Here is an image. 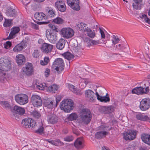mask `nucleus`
Instances as JSON below:
<instances>
[{
  "instance_id": "1",
  "label": "nucleus",
  "mask_w": 150,
  "mask_h": 150,
  "mask_svg": "<svg viewBox=\"0 0 150 150\" xmlns=\"http://www.w3.org/2000/svg\"><path fill=\"white\" fill-rule=\"evenodd\" d=\"M11 68V63L10 61L6 58L0 59V81L4 83L6 80L5 71H8Z\"/></svg>"
},
{
  "instance_id": "2",
  "label": "nucleus",
  "mask_w": 150,
  "mask_h": 150,
  "mask_svg": "<svg viewBox=\"0 0 150 150\" xmlns=\"http://www.w3.org/2000/svg\"><path fill=\"white\" fill-rule=\"evenodd\" d=\"M92 115L90 111L88 109H83L77 120V122L80 126L87 125L91 120Z\"/></svg>"
},
{
  "instance_id": "3",
  "label": "nucleus",
  "mask_w": 150,
  "mask_h": 150,
  "mask_svg": "<svg viewBox=\"0 0 150 150\" xmlns=\"http://www.w3.org/2000/svg\"><path fill=\"white\" fill-rule=\"evenodd\" d=\"M74 105L73 101L71 99L64 100L60 103V107L61 109L67 112H69L72 110Z\"/></svg>"
},
{
  "instance_id": "4",
  "label": "nucleus",
  "mask_w": 150,
  "mask_h": 150,
  "mask_svg": "<svg viewBox=\"0 0 150 150\" xmlns=\"http://www.w3.org/2000/svg\"><path fill=\"white\" fill-rule=\"evenodd\" d=\"M52 67L58 74L60 73L64 70V67L63 59L61 58L56 59L53 63Z\"/></svg>"
},
{
  "instance_id": "5",
  "label": "nucleus",
  "mask_w": 150,
  "mask_h": 150,
  "mask_svg": "<svg viewBox=\"0 0 150 150\" xmlns=\"http://www.w3.org/2000/svg\"><path fill=\"white\" fill-rule=\"evenodd\" d=\"M15 99L16 102L20 105H24L28 103V97L25 94H19L16 95Z\"/></svg>"
},
{
  "instance_id": "6",
  "label": "nucleus",
  "mask_w": 150,
  "mask_h": 150,
  "mask_svg": "<svg viewBox=\"0 0 150 150\" xmlns=\"http://www.w3.org/2000/svg\"><path fill=\"white\" fill-rule=\"evenodd\" d=\"M22 126L25 128H34L36 126V122L29 118L23 119L21 122Z\"/></svg>"
},
{
  "instance_id": "7",
  "label": "nucleus",
  "mask_w": 150,
  "mask_h": 150,
  "mask_svg": "<svg viewBox=\"0 0 150 150\" xmlns=\"http://www.w3.org/2000/svg\"><path fill=\"white\" fill-rule=\"evenodd\" d=\"M22 71L24 74L27 76H30L33 73V67L31 63H26L22 69Z\"/></svg>"
},
{
  "instance_id": "8",
  "label": "nucleus",
  "mask_w": 150,
  "mask_h": 150,
  "mask_svg": "<svg viewBox=\"0 0 150 150\" xmlns=\"http://www.w3.org/2000/svg\"><path fill=\"white\" fill-rule=\"evenodd\" d=\"M61 33L63 37L66 39L72 37L74 34V30L69 27L63 28L61 30Z\"/></svg>"
},
{
  "instance_id": "9",
  "label": "nucleus",
  "mask_w": 150,
  "mask_h": 150,
  "mask_svg": "<svg viewBox=\"0 0 150 150\" xmlns=\"http://www.w3.org/2000/svg\"><path fill=\"white\" fill-rule=\"evenodd\" d=\"M109 127L106 126L105 125H102L99 127V129L101 131L97 132L95 135L96 138L98 139L102 138L108 134V132L105 130H110V129H108Z\"/></svg>"
},
{
  "instance_id": "10",
  "label": "nucleus",
  "mask_w": 150,
  "mask_h": 150,
  "mask_svg": "<svg viewBox=\"0 0 150 150\" xmlns=\"http://www.w3.org/2000/svg\"><path fill=\"white\" fill-rule=\"evenodd\" d=\"M144 86L146 87L145 88L144 87V88L139 87L134 88L132 90V93H133L137 95H143L145 94H147L149 92L150 89L148 86L146 87L145 84H144Z\"/></svg>"
},
{
  "instance_id": "11",
  "label": "nucleus",
  "mask_w": 150,
  "mask_h": 150,
  "mask_svg": "<svg viewBox=\"0 0 150 150\" xmlns=\"http://www.w3.org/2000/svg\"><path fill=\"white\" fill-rule=\"evenodd\" d=\"M85 96L88 101L90 102L94 101L96 99L94 92L91 89H88L85 91Z\"/></svg>"
},
{
  "instance_id": "12",
  "label": "nucleus",
  "mask_w": 150,
  "mask_h": 150,
  "mask_svg": "<svg viewBox=\"0 0 150 150\" xmlns=\"http://www.w3.org/2000/svg\"><path fill=\"white\" fill-rule=\"evenodd\" d=\"M31 102L34 107L40 106L42 104L41 97L36 95H33L32 96L31 98Z\"/></svg>"
},
{
  "instance_id": "13",
  "label": "nucleus",
  "mask_w": 150,
  "mask_h": 150,
  "mask_svg": "<svg viewBox=\"0 0 150 150\" xmlns=\"http://www.w3.org/2000/svg\"><path fill=\"white\" fill-rule=\"evenodd\" d=\"M139 107L141 110L143 111L148 109L150 107V99L149 98L143 99L140 102Z\"/></svg>"
},
{
  "instance_id": "14",
  "label": "nucleus",
  "mask_w": 150,
  "mask_h": 150,
  "mask_svg": "<svg viewBox=\"0 0 150 150\" xmlns=\"http://www.w3.org/2000/svg\"><path fill=\"white\" fill-rule=\"evenodd\" d=\"M68 5L74 10L79 11L80 8L79 6V0H67Z\"/></svg>"
},
{
  "instance_id": "15",
  "label": "nucleus",
  "mask_w": 150,
  "mask_h": 150,
  "mask_svg": "<svg viewBox=\"0 0 150 150\" xmlns=\"http://www.w3.org/2000/svg\"><path fill=\"white\" fill-rule=\"evenodd\" d=\"M55 5L58 10L61 12H64L66 10V6L63 0H57L55 3Z\"/></svg>"
},
{
  "instance_id": "16",
  "label": "nucleus",
  "mask_w": 150,
  "mask_h": 150,
  "mask_svg": "<svg viewBox=\"0 0 150 150\" xmlns=\"http://www.w3.org/2000/svg\"><path fill=\"white\" fill-rule=\"evenodd\" d=\"M47 117V120L49 124H54L57 122L58 117L52 111L48 113Z\"/></svg>"
},
{
  "instance_id": "17",
  "label": "nucleus",
  "mask_w": 150,
  "mask_h": 150,
  "mask_svg": "<svg viewBox=\"0 0 150 150\" xmlns=\"http://www.w3.org/2000/svg\"><path fill=\"white\" fill-rule=\"evenodd\" d=\"M136 133L135 131H131L124 133L123 134L124 138L126 140H133L136 137Z\"/></svg>"
},
{
  "instance_id": "18",
  "label": "nucleus",
  "mask_w": 150,
  "mask_h": 150,
  "mask_svg": "<svg viewBox=\"0 0 150 150\" xmlns=\"http://www.w3.org/2000/svg\"><path fill=\"white\" fill-rule=\"evenodd\" d=\"M53 45L47 43H44L40 47L41 49L44 53H48L51 52L52 50Z\"/></svg>"
},
{
  "instance_id": "19",
  "label": "nucleus",
  "mask_w": 150,
  "mask_h": 150,
  "mask_svg": "<svg viewBox=\"0 0 150 150\" xmlns=\"http://www.w3.org/2000/svg\"><path fill=\"white\" fill-rule=\"evenodd\" d=\"M26 41L23 40L21 43L17 45L13 49V51L15 52H18L21 51L23 48L26 45Z\"/></svg>"
},
{
  "instance_id": "20",
  "label": "nucleus",
  "mask_w": 150,
  "mask_h": 150,
  "mask_svg": "<svg viewBox=\"0 0 150 150\" xmlns=\"http://www.w3.org/2000/svg\"><path fill=\"white\" fill-rule=\"evenodd\" d=\"M111 40L112 41V43H110V40L106 42V46L108 47H111L113 45H115L117 44L120 41V39L118 38L117 36L113 35L112 36V39Z\"/></svg>"
},
{
  "instance_id": "21",
  "label": "nucleus",
  "mask_w": 150,
  "mask_h": 150,
  "mask_svg": "<svg viewBox=\"0 0 150 150\" xmlns=\"http://www.w3.org/2000/svg\"><path fill=\"white\" fill-rule=\"evenodd\" d=\"M6 14L8 17H15L17 15V12L15 10L11 7L6 8Z\"/></svg>"
},
{
  "instance_id": "22",
  "label": "nucleus",
  "mask_w": 150,
  "mask_h": 150,
  "mask_svg": "<svg viewBox=\"0 0 150 150\" xmlns=\"http://www.w3.org/2000/svg\"><path fill=\"white\" fill-rule=\"evenodd\" d=\"M46 35L47 39L52 43H54L57 40V36L54 33H50L48 31L46 32Z\"/></svg>"
},
{
  "instance_id": "23",
  "label": "nucleus",
  "mask_w": 150,
  "mask_h": 150,
  "mask_svg": "<svg viewBox=\"0 0 150 150\" xmlns=\"http://www.w3.org/2000/svg\"><path fill=\"white\" fill-rule=\"evenodd\" d=\"M20 28L18 27H14L11 29V32L9 34L8 39H12L15 37V35L20 31Z\"/></svg>"
},
{
  "instance_id": "24",
  "label": "nucleus",
  "mask_w": 150,
  "mask_h": 150,
  "mask_svg": "<svg viewBox=\"0 0 150 150\" xmlns=\"http://www.w3.org/2000/svg\"><path fill=\"white\" fill-rule=\"evenodd\" d=\"M74 146L77 149L82 148L83 147V139L81 138L77 139L74 142Z\"/></svg>"
},
{
  "instance_id": "25",
  "label": "nucleus",
  "mask_w": 150,
  "mask_h": 150,
  "mask_svg": "<svg viewBox=\"0 0 150 150\" xmlns=\"http://www.w3.org/2000/svg\"><path fill=\"white\" fill-rule=\"evenodd\" d=\"M142 141L145 143L150 145V135L149 134H143L141 137Z\"/></svg>"
},
{
  "instance_id": "26",
  "label": "nucleus",
  "mask_w": 150,
  "mask_h": 150,
  "mask_svg": "<svg viewBox=\"0 0 150 150\" xmlns=\"http://www.w3.org/2000/svg\"><path fill=\"white\" fill-rule=\"evenodd\" d=\"M95 94L97 96V99L101 102H106L110 101V98L109 96H107L108 93H106V95L105 96H100L98 92L96 91Z\"/></svg>"
},
{
  "instance_id": "27",
  "label": "nucleus",
  "mask_w": 150,
  "mask_h": 150,
  "mask_svg": "<svg viewBox=\"0 0 150 150\" xmlns=\"http://www.w3.org/2000/svg\"><path fill=\"white\" fill-rule=\"evenodd\" d=\"M16 62L19 65L24 64L25 62V56L22 54H18L16 57Z\"/></svg>"
},
{
  "instance_id": "28",
  "label": "nucleus",
  "mask_w": 150,
  "mask_h": 150,
  "mask_svg": "<svg viewBox=\"0 0 150 150\" xmlns=\"http://www.w3.org/2000/svg\"><path fill=\"white\" fill-rule=\"evenodd\" d=\"M135 116L136 118L139 120L147 121L149 120V118L146 115L143 113H137Z\"/></svg>"
},
{
  "instance_id": "29",
  "label": "nucleus",
  "mask_w": 150,
  "mask_h": 150,
  "mask_svg": "<svg viewBox=\"0 0 150 150\" xmlns=\"http://www.w3.org/2000/svg\"><path fill=\"white\" fill-rule=\"evenodd\" d=\"M88 28L86 24L83 22L78 23L76 25L77 29L79 30H83L84 32H86Z\"/></svg>"
},
{
  "instance_id": "30",
  "label": "nucleus",
  "mask_w": 150,
  "mask_h": 150,
  "mask_svg": "<svg viewBox=\"0 0 150 150\" xmlns=\"http://www.w3.org/2000/svg\"><path fill=\"white\" fill-rule=\"evenodd\" d=\"M65 43V42L64 39H60L57 43L56 47L57 49L62 50L64 47Z\"/></svg>"
},
{
  "instance_id": "31",
  "label": "nucleus",
  "mask_w": 150,
  "mask_h": 150,
  "mask_svg": "<svg viewBox=\"0 0 150 150\" xmlns=\"http://www.w3.org/2000/svg\"><path fill=\"white\" fill-rule=\"evenodd\" d=\"M128 46L126 43L122 42L116 45L115 48L116 50L118 51L124 52L123 50Z\"/></svg>"
},
{
  "instance_id": "32",
  "label": "nucleus",
  "mask_w": 150,
  "mask_h": 150,
  "mask_svg": "<svg viewBox=\"0 0 150 150\" xmlns=\"http://www.w3.org/2000/svg\"><path fill=\"white\" fill-rule=\"evenodd\" d=\"M34 17L38 21H42L45 19V14L42 12H36L35 14Z\"/></svg>"
},
{
  "instance_id": "33",
  "label": "nucleus",
  "mask_w": 150,
  "mask_h": 150,
  "mask_svg": "<svg viewBox=\"0 0 150 150\" xmlns=\"http://www.w3.org/2000/svg\"><path fill=\"white\" fill-rule=\"evenodd\" d=\"M13 110L16 112L20 115H23L25 112L24 108L18 106L17 105H15L13 108Z\"/></svg>"
},
{
  "instance_id": "34",
  "label": "nucleus",
  "mask_w": 150,
  "mask_h": 150,
  "mask_svg": "<svg viewBox=\"0 0 150 150\" xmlns=\"http://www.w3.org/2000/svg\"><path fill=\"white\" fill-rule=\"evenodd\" d=\"M46 141L48 142L49 143L51 144H53L55 146H62L64 144L62 142L59 140H57L56 141H54L53 140H52L50 139H46Z\"/></svg>"
},
{
  "instance_id": "35",
  "label": "nucleus",
  "mask_w": 150,
  "mask_h": 150,
  "mask_svg": "<svg viewBox=\"0 0 150 150\" xmlns=\"http://www.w3.org/2000/svg\"><path fill=\"white\" fill-rule=\"evenodd\" d=\"M70 88L71 91L77 95L80 96L81 95L83 94L82 92L80 90L76 88L75 86L73 85L70 86Z\"/></svg>"
},
{
  "instance_id": "36",
  "label": "nucleus",
  "mask_w": 150,
  "mask_h": 150,
  "mask_svg": "<svg viewBox=\"0 0 150 150\" xmlns=\"http://www.w3.org/2000/svg\"><path fill=\"white\" fill-rule=\"evenodd\" d=\"M0 104L6 109H10L11 108V106L7 101H1L0 102Z\"/></svg>"
},
{
  "instance_id": "37",
  "label": "nucleus",
  "mask_w": 150,
  "mask_h": 150,
  "mask_svg": "<svg viewBox=\"0 0 150 150\" xmlns=\"http://www.w3.org/2000/svg\"><path fill=\"white\" fill-rule=\"evenodd\" d=\"M63 56L65 58L68 60H70L73 59L74 56L69 52H67L62 54Z\"/></svg>"
},
{
  "instance_id": "38",
  "label": "nucleus",
  "mask_w": 150,
  "mask_h": 150,
  "mask_svg": "<svg viewBox=\"0 0 150 150\" xmlns=\"http://www.w3.org/2000/svg\"><path fill=\"white\" fill-rule=\"evenodd\" d=\"M53 102L51 100H46L44 103L45 106L48 108L52 109L53 105Z\"/></svg>"
},
{
  "instance_id": "39",
  "label": "nucleus",
  "mask_w": 150,
  "mask_h": 150,
  "mask_svg": "<svg viewBox=\"0 0 150 150\" xmlns=\"http://www.w3.org/2000/svg\"><path fill=\"white\" fill-rule=\"evenodd\" d=\"M86 32L87 35L91 38H93L95 36V33L94 31H92L90 28H88Z\"/></svg>"
},
{
  "instance_id": "40",
  "label": "nucleus",
  "mask_w": 150,
  "mask_h": 150,
  "mask_svg": "<svg viewBox=\"0 0 150 150\" xmlns=\"http://www.w3.org/2000/svg\"><path fill=\"white\" fill-rule=\"evenodd\" d=\"M52 22L57 24H62L64 23V20L62 18L58 17L53 19Z\"/></svg>"
},
{
  "instance_id": "41",
  "label": "nucleus",
  "mask_w": 150,
  "mask_h": 150,
  "mask_svg": "<svg viewBox=\"0 0 150 150\" xmlns=\"http://www.w3.org/2000/svg\"><path fill=\"white\" fill-rule=\"evenodd\" d=\"M58 87L56 85H52L48 88V89L52 93H55L57 91Z\"/></svg>"
},
{
  "instance_id": "42",
  "label": "nucleus",
  "mask_w": 150,
  "mask_h": 150,
  "mask_svg": "<svg viewBox=\"0 0 150 150\" xmlns=\"http://www.w3.org/2000/svg\"><path fill=\"white\" fill-rule=\"evenodd\" d=\"M44 127L42 123H40L39 127L35 131V132L40 134L44 133Z\"/></svg>"
},
{
  "instance_id": "43",
  "label": "nucleus",
  "mask_w": 150,
  "mask_h": 150,
  "mask_svg": "<svg viewBox=\"0 0 150 150\" xmlns=\"http://www.w3.org/2000/svg\"><path fill=\"white\" fill-rule=\"evenodd\" d=\"M103 108L108 113H111L113 112L115 108L114 107L112 106H110L107 107L104 106L103 107Z\"/></svg>"
},
{
  "instance_id": "44",
  "label": "nucleus",
  "mask_w": 150,
  "mask_h": 150,
  "mask_svg": "<svg viewBox=\"0 0 150 150\" xmlns=\"http://www.w3.org/2000/svg\"><path fill=\"white\" fill-rule=\"evenodd\" d=\"M77 118L78 115L75 113H72L70 114L68 117L69 120L71 121L76 120Z\"/></svg>"
},
{
  "instance_id": "45",
  "label": "nucleus",
  "mask_w": 150,
  "mask_h": 150,
  "mask_svg": "<svg viewBox=\"0 0 150 150\" xmlns=\"http://www.w3.org/2000/svg\"><path fill=\"white\" fill-rule=\"evenodd\" d=\"M31 115L35 118H39L41 116L40 113L36 110L33 111L31 113Z\"/></svg>"
},
{
  "instance_id": "46",
  "label": "nucleus",
  "mask_w": 150,
  "mask_h": 150,
  "mask_svg": "<svg viewBox=\"0 0 150 150\" xmlns=\"http://www.w3.org/2000/svg\"><path fill=\"white\" fill-rule=\"evenodd\" d=\"M55 15V11L53 9L49 10L47 13L48 17L49 18L54 17Z\"/></svg>"
},
{
  "instance_id": "47",
  "label": "nucleus",
  "mask_w": 150,
  "mask_h": 150,
  "mask_svg": "<svg viewBox=\"0 0 150 150\" xmlns=\"http://www.w3.org/2000/svg\"><path fill=\"white\" fill-rule=\"evenodd\" d=\"M12 20L5 19V21L4 23V26L6 27H8L12 24Z\"/></svg>"
},
{
  "instance_id": "48",
  "label": "nucleus",
  "mask_w": 150,
  "mask_h": 150,
  "mask_svg": "<svg viewBox=\"0 0 150 150\" xmlns=\"http://www.w3.org/2000/svg\"><path fill=\"white\" fill-rule=\"evenodd\" d=\"M49 61V58L47 57H45L44 58L43 60H41L40 64L42 65H47Z\"/></svg>"
},
{
  "instance_id": "49",
  "label": "nucleus",
  "mask_w": 150,
  "mask_h": 150,
  "mask_svg": "<svg viewBox=\"0 0 150 150\" xmlns=\"http://www.w3.org/2000/svg\"><path fill=\"white\" fill-rule=\"evenodd\" d=\"M141 18L144 20L146 23L150 24V19L147 17L146 15H143Z\"/></svg>"
},
{
  "instance_id": "50",
  "label": "nucleus",
  "mask_w": 150,
  "mask_h": 150,
  "mask_svg": "<svg viewBox=\"0 0 150 150\" xmlns=\"http://www.w3.org/2000/svg\"><path fill=\"white\" fill-rule=\"evenodd\" d=\"M141 5L137 4V3L134 2L132 4V6L136 10H140L141 8Z\"/></svg>"
},
{
  "instance_id": "51",
  "label": "nucleus",
  "mask_w": 150,
  "mask_h": 150,
  "mask_svg": "<svg viewBox=\"0 0 150 150\" xmlns=\"http://www.w3.org/2000/svg\"><path fill=\"white\" fill-rule=\"evenodd\" d=\"M40 52L38 50H35L33 53V56L34 58H37L40 56Z\"/></svg>"
},
{
  "instance_id": "52",
  "label": "nucleus",
  "mask_w": 150,
  "mask_h": 150,
  "mask_svg": "<svg viewBox=\"0 0 150 150\" xmlns=\"http://www.w3.org/2000/svg\"><path fill=\"white\" fill-rule=\"evenodd\" d=\"M88 40L91 45H97L99 44V40L96 41L93 40H90L89 39H88Z\"/></svg>"
},
{
  "instance_id": "53",
  "label": "nucleus",
  "mask_w": 150,
  "mask_h": 150,
  "mask_svg": "<svg viewBox=\"0 0 150 150\" xmlns=\"http://www.w3.org/2000/svg\"><path fill=\"white\" fill-rule=\"evenodd\" d=\"M45 87H47V86L45 84L40 83L37 85V87L40 90H43Z\"/></svg>"
},
{
  "instance_id": "54",
  "label": "nucleus",
  "mask_w": 150,
  "mask_h": 150,
  "mask_svg": "<svg viewBox=\"0 0 150 150\" xmlns=\"http://www.w3.org/2000/svg\"><path fill=\"white\" fill-rule=\"evenodd\" d=\"M74 139V137L71 135L66 137L64 138V141L67 142H71Z\"/></svg>"
},
{
  "instance_id": "55",
  "label": "nucleus",
  "mask_w": 150,
  "mask_h": 150,
  "mask_svg": "<svg viewBox=\"0 0 150 150\" xmlns=\"http://www.w3.org/2000/svg\"><path fill=\"white\" fill-rule=\"evenodd\" d=\"M81 82H82L83 83H84V84H85L86 86L88 83L91 82L90 80L88 79L84 78L82 79L81 78Z\"/></svg>"
},
{
  "instance_id": "56",
  "label": "nucleus",
  "mask_w": 150,
  "mask_h": 150,
  "mask_svg": "<svg viewBox=\"0 0 150 150\" xmlns=\"http://www.w3.org/2000/svg\"><path fill=\"white\" fill-rule=\"evenodd\" d=\"M50 70L49 69H47L45 71V75L46 77H47L49 75Z\"/></svg>"
},
{
  "instance_id": "57",
  "label": "nucleus",
  "mask_w": 150,
  "mask_h": 150,
  "mask_svg": "<svg viewBox=\"0 0 150 150\" xmlns=\"http://www.w3.org/2000/svg\"><path fill=\"white\" fill-rule=\"evenodd\" d=\"M50 27L52 29L56 32H58V29L57 28L56 26L54 25H50Z\"/></svg>"
},
{
  "instance_id": "58",
  "label": "nucleus",
  "mask_w": 150,
  "mask_h": 150,
  "mask_svg": "<svg viewBox=\"0 0 150 150\" xmlns=\"http://www.w3.org/2000/svg\"><path fill=\"white\" fill-rule=\"evenodd\" d=\"M71 45L74 47H76L77 46V42L76 41H71Z\"/></svg>"
},
{
  "instance_id": "59",
  "label": "nucleus",
  "mask_w": 150,
  "mask_h": 150,
  "mask_svg": "<svg viewBox=\"0 0 150 150\" xmlns=\"http://www.w3.org/2000/svg\"><path fill=\"white\" fill-rule=\"evenodd\" d=\"M79 86L81 89H83L86 87V85L81 81L79 84Z\"/></svg>"
},
{
  "instance_id": "60",
  "label": "nucleus",
  "mask_w": 150,
  "mask_h": 150,
  "mask_svg": "<svg viewBox=\"0 0 150 150\" xmlns=\"http://www.w3.org/2000/svg\"><path fill=\"white\" fill-rule=\"evenodd\" d=\"M56 106L58 103L60 101L61 99V96H58L56 97Z\"/></svg>"
},
{
  "instance_id": "61",
  "label": "nucleus",
  "mask_w": 150,
  "mask_h": 150,
  "mask_svg": "<svg viewBox=\"0 0 150 150\" xmlns=\"http://www.w3.org/2000/svg\"><path fill=\"white\" fill-rule=\"evenodd\" d=\"M32 26L33 28L36 29L38 30L39 29V26L38 25L34 23H33L32 25Z\"/></svg>"
},
{
  "instance_id": "62",
  "label": "nucleus",
  "mask_w": 150,
  "mask_h": 150,
  "mask_svg": "<svg viewBox=\"0 0 150 150\" xmlns=\"http://www.w3.org/2000/svg\"><path fill=\"white\" fill-rule=\"evenodd\" d=\"M100 33L101 35V38H105V35L104 32L100 28Z\"/></svg>"
},
{
  "instance_id": "63",
  "label": "nucleus",
  "mask_w": 150,
  "mask_h": 150,
  "mask_svg": "<svg viewBox=\"0 0 150 150\" xmlns=\"http://www.w3.org/2000/svg\"><path fill=\"white\" fill-rule=\"evenodd\" d=\"M134 2L139 4L141 5H142V0H133Z\"/></svg>"
},
{
  "instance_id": "64",
  "label": "nucleus",
  "mask_w": 150,
  "mask_h": 150,
  "mask_svg": "<svg viewBox=\"0 0 150 150\" xmlns=\"http://www.w3.org/2000/svg\"><path fill=\"white\" fill-rule=\"evenodd\" d=\"M38 44L41 45H43L44 43H45V42H44V41L41 39H40L38 40Z\"/></svg>"
}]
</instances>
